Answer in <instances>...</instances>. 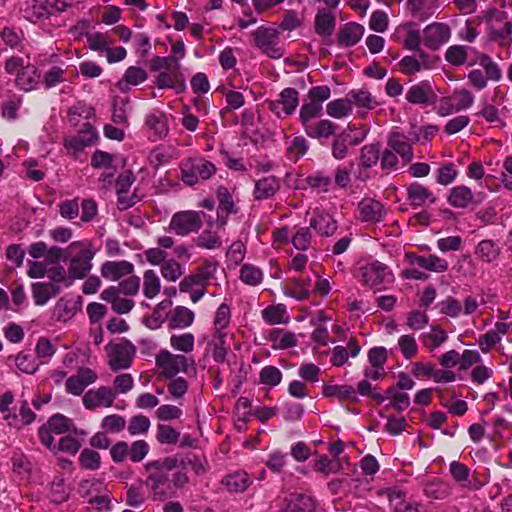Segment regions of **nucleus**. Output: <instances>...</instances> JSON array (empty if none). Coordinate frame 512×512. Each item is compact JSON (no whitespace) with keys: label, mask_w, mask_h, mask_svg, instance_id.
Listing matches in <instances>:
<instances>
[{"label":"nucleus","mask_w":512,"mask_h":512,"mask_svg":"<svg viewBox=\"0 0 512 512\" xmlns=\"http://www.w3.org/2000/svg\"><path fill=\"white\" fill-rule=\"evenodd\" d=\"M212 222H208L209 228L204 230L197 238H196V245L200 248L213 250L221 247L222 240L221 237L218 235L217 232L212 231L211 228L213 227Z\"/></svg>","instance_id":"a18cd8bd"},{"label":"nucleus","mask_w":512,"mask_h":512,"mask_svg":"<svg viewBox=\"0 0 512 512\" xmlns=\"http://www.w3.org/2000/svg\"><path fill=\"white\" fill-rule=\"evenodd\" d=\"M420 139L416 131L410 132L409 136L399 131L390 133L387 144L398 154L405 162H410L413 159L412 144Z\"/></svg>","instance_id":"9b49d317"},{"label":"nucleus","mask_w":512,"mask_h":512,"mask_svg":"<svg viewBox=\"0 0 512 512\" xmlns=\"http://www.w3.org/2000/svg\"><path fill=\"white\" fill-rule=\"evenodd\" d=\"M299 104V92L294 88L283 89L276 100L268 102L269 109L278 117L293 114Z\"/></svg>","instance_id":"9d476101"},{"label":"nucleus","mask_w":512,"mask_h":512,"mask_svg":"<svg viewBox=\"0 0 512 512\" xmlns=\"http://www.w3.org/2000/svg\"><path fill=\"white\" fill-rule=\"evenodd\" d=\"M407 199L414 207L426 206L436 201L435 195L418 182H414L407 187Z\"/></svg>","instance_id":"393cba45"},{"label":"nucleus","mask_w":512,"mask_h":512,"mask_svg":"<svg viewBox=\"0 0 512 512\" xmlns=\"http://www.w3.org/2000/svg\"><path fill=\"white\" fill-rule=\"evenodd\" d=\"M147 79V73L143 68L130 66L126 69L123 78L117 82L116 87L121 92H128L130 86H137Z\"/></svg>","instance_id":"7c9ffc66"},{"label":"nucleus","mask_w":512,"mask_h":512,"mask_svg":"<svg viewBox=\"0 0 512 512\" xmlns=\"http://www.w3.org/2000/svg\"><path fill=\"white\" fill-rule=\"evenodd\" d=\"M134 271V265L129 261H106L101 266L103 278L116 281L121 277L130 275Z\"/></svg>","instance_id":"b1692460"},{"label":"nucleus","mask_w":512,"mask_h":512,"mask_svg":"<svg viewBox=\"0 0 512 512\" xmlns=\"http://www.w3.org/2000/svg\"><path fill=\"white\" fill-rule=\"evenodd\" d=\"M433 95L431 85L428 81H422L409 88L406 99L412 104H427Z\"/></svg>","instance_id":"f704fd0d"},{"label":"nucleus","mask_w":512,"mask_h":512,"mask_svg":"<svg viewBox=\"0 0 512 512\" xmlns=\"http://www.w3.org/2000/svg\"><path fill=\"white\" fill-rule=\"evenodd\" d=\"M309 225L323 237H330L337 230L336 220L328 212L318 208L314 210Z\"/></svg>","instance_id":"aec40b11"},{"label":"nucleus","mask_w":512,"mask_h":512,"mask_svg":"<svg viewBox=\"0 0 512 512\" xmlns=\"http://www.w3.org/2000/svg\"><path fill=\"white\" fill-rule=\"evenodd\" d=\"M336 19L329 9H321L315 17V30L321 36H330L335 28Z\"/></svg>","instance_id":"c9c22d12"},{"label":"nucleus","mask_w":512,"mask_h":512,"mask_svg":"<svg viewBox=\"0 0 512 512\" xmlns=\"http://www.w3.org/2000/svg\"><path fill=\"white\" fill-rule=\"evenodd\" d=\"M4 418L11 426L28 425L34 421L35 414L29 408L27 402H24L20 407L19 416L15 414H7Z\"/></svg>","instance_id":"603ef678"},{"label":"nucleus","mask_w":512,"mask_h":512,"mask_svg":"<svg viewBox=\"0 0 512 512\" xmlns=\"http://www.w3.org/2000/svg\"><path fill=\"white\" fill-rule=\"evenodd\" d=\"M195 315L192 310L184 306H177L168 314L169 329H185L192 325Z\"/></svg>","instance_id":"cd10ccee"},{"label":"nucleus","mask_w":512,"mask_h":512,"mask_svg":"<svg viewBox=\"0 0 512 512\" xmlns=\"http://www.w3.org/2000/svg\"><path fill=\"white\" fill-rule=\"evenodd\" d=\"M398 32H404L403 45L406 49L409 50H419L420 43L422 42V38L420 35V31L413 28L412 22H407L402 24Z\"/></svg>","instance_id":"c03bdc74"},{"label":"nucleus","mask_w":512,"mask_h":512,"mask_svg":"<svg viewBox=\"0 0 512 512\" xmlns=\"http://www.w3.org/2000/svg\"><path fill=\"white\" fill-rule=\"evenodd\" d=\"M276 512H317V504L309 495L294 493L279 500Z\"/></svg>","instance_id":"ddd939ff"},{"label":"nucleus","mask_w":512,"mask_h":512,"mask_svg":"<svg viewBox=\"0 0 512 512\" xmlns=\"http://www.w3.org/2000/svg\"><path fill=\"white\" fill-rule=\"evenodd\" d=\"M410 264L434 273H443L448 269V262L434 254L427 256L407 255Z\"/></svg>","instance_id":"5701e85b"},{"label":"nucleus","mask_w":512,"mask_h":512,"mask_svg":"<svg viewBox=\"0 0 512 512\" xmlns=\"http://www.w3.org/2000/svg\"><path fill=\"white\" fill-rule=\"evenodd\" d=\"M180 169L183 182L190 186L200 180L209 179L216 172L214 164L203 158L186 159L181 163Z\"/></svg>","instance_id":"0eeeda50"},{"label":"nucleus","mask_w":512,"mask_h":512,"mask_svg":"<svg viewBox=\"0 0 512 512\" xmlns=\"http://www.w3.org/2000/svg\"><path fill=\"white\" fill-rule=\"evenodd\" d=\"M476 255L485 262L494 261L499 255V248L491 240L481 241L476 248Z\"/></svg>","instance_id":"680f3d73"},{"label":"nucleus","mask_w":512,"mask_h":512,"mask_svg":"<svg viewBox=\"0 0 512 512\" xmlns=\"http://www.w3.org/2000/svg\"><path fill=\"white\" fill-rule=\"evenodd\" d=\"M151 426L150 419L144 415H135L130 418L127 430L130 435H142L148 432Z\"/></svg>","instance_id":"0e129e2a"},{"label":"nucleus","mask_w":512,"mask_h":512,"mask_svg":"<svg viewBox=\"0 0 512 512\" xmlns=\"http://www.w3.org/2000/svg\"><path fill=\"white\" fill-rule=\"evenodd\" d=\"M219 202L217 209V219L215 225L217 228H224L230 214H236L238 209L234 203L231 193L225 187H219L216 192Z\"/></svg>","instance_id":"a211bd4d"},{"label":"nucleus","mask_w":512,"mask_h":512,"mask_svg":"<svg viewBox=\"0 0 512 512\" xmlns=\"http://www.w3.org/2000/svg\"><path fill=\"white\" fill-rule=\"evenodd\" d=\"M231 321V309L223 303L221 304L213 317L211 326V338L209 346L211 347L212 357L215 362L223 363L226 360L230 345L228 343L229 325Z\"/></svg>","instance_id":"f03ea898"},{"label":"nucleus","mask_w":512,"mask_h":512,"mask_svg":"<svg viewBox=\"0 0 512 512\" xmlns=\"http://www.w3.org/2000/svg\"><path fill=\"white\" fill-rule=\"evenodd\" d=\"M447 339V333L439 327H432L429 332L422 335V343L430 352L440 347Z\"/></svg>","instance_id":"de8ad7c7"},{"label":"nucleus","mask_w":512,"mask_h":512,"mask_svg":"<svg viewBox=\"0 0 512 512\" xmlns=\"http://www.w3.org/2000/svg\"><path fill=\"white\" fill-rule=\"evenodd\" d=\"M54 10L45 0H35L25 9V18L30 22L36 23L48 18Z\"/></svg>","instance_id":"72a5a7b5"},{"label":"nucleus","mask_w":512,"mask_h":512,"mask_svg":"<svg viewBox=\"0 0 512 512\" xmlns=\"http://www.w3.org/2000/svg\"><path fill=\"white\" fill-rule=\"evenodd\" d=\"M145 126L157 139L165 137L169 132L167 116L160 110H152L146 115Z\"/></svg>","instance_id":"a878e982"},{"label":"nucleus","mask_w":512,"mask_h":512,"mask_svg":"<svg viewBox=\"0 0 512 512\" xmlns=\"http://www.w3.org/2000/svg\"><path fill=\"white\" fill-rule=\"evenodd\" d=\"M116 398V393L109 387L101 386L97 389L88 390L83 398V405L86 409L94 410L99 407H111Z\"/></svg>","instance_id":"2eb2a0df"},{"label":"nucleus","mask_w":512,"mask_h":512,"mask_svg":"<svg viewBox=\"0 0 512 512\" xmlns=\"http://www.w3.org/2000/svg\"><path fill=\"white\" fill-rule=\"evenodd\" d=\"M322 394L325 397L336 398L340 401H358L357 392L351 385H324Z\"/></svg>","instance_id":"473e14b6"},{"label":"nucleus","mask_w":512,"mask_h":512,"mask_svg":"<svg viewBox=\"0 0 512 512\" xmlns=\"http://www.w3.org/2000/svg\"><path fill=\"white\" fill-rule=\"evenodd\" d=\"M79 464L87 470H98L101 464L100 454L92 449L85 448L80 453Z\"/></svg>","instance_id":"4d7b16f0"},{"label":"nucleus","mask_w":512,"mask_h":512,"mask_svg":"<svg viewBox=\"0 0 512 512\" xmlns=\"http://www.w3.org/2000/svg\"><path fill=\"white\" fill-rule=\"evenodd\" d=\"M162 277L169 282H176L184 273L182 265L175 259H168L160 269Z\"/></svg>","instance_id":"864d4df0"},{"label":"nucleus","mask_w":512,"mask_h":512,"mask_svg":"<svg viewBox=\"0 0 512 512\" xmlns=\"http://www.w3.org/2000/svg\"><path fill=\"white\" fill-rule=\"evenodd\" d=\"M365 32L364 26L355 22H349L340 27L337 35L338 45L351 47L356 45Z\"/></svg>","instance_id":"4be33fe9"},{"label":"nucleus","mask_w":512,"mask_h":512,"mask_svg":"<svg viewBox=\"0 0 512 512\" xmlns=\"http://www.w3.org/2000/svg\"><path fill=\"white\" fill-rule=\"evenodd\" d=\"M361 282L375 289H381L393 281L392 271L385 264L373 261L360 268Z\"/></svg>","instance_id":"1a4fd4ad"},{"label":"nucleus","mask_w":512,"mask_h":512,"mask_svg":"<svg viewBox=\"0 0 512 512\" xmlns=\"http://www.w3.org/2000/svg\"><path fill=\"white\" fill-rule=\"evenodd\" d=\"M388 495L394 512H419L417 504L406 501L400 490H391Z\"/></svg>","instance_id":"3c124183"},{"label":"nucleus","mask_w":512,"mask_h":512,"mask_svg":"<svg viewBox=\"0 0 512 512\" xmlns=\"http://www.w3.org/2000/svg\"><path fill=\"white\" fill-rule=\"evenodd\" d=\"M251 35L255 47L269 58L280 59L284 55L285 49L279 42L277 29L260 26Z\"/></svg>","instance_id":"39448f33"},{"label":"nucleus","mask_w":512,"mask_h":512,"mask_svg":"<svg viewBox=\"0 0 512 512\" xmlns=\"http://www.w3.org/2000/svg\"><path fill=\"white\" fill-rule=\"evenodd\" d=\"M203 225L201 213L194 210L176 212L169 222V230L178 236L197 232Z\"/></svg>","instance_id":"6e6552de"},{"label":"nucleus","mask_w":512,"mask_h":512,"mask_svg":"<svg viewBox=\"0 0 512 512\" xmlns=\"http://www.w3.org/2000/svg\"><path fill=\"white\" fill-rule=\"evenodd\" d=\"M455 106V111L466 110L474 103V95L467 89L461 88L454 91L450 97Z\"/></svg>","instance_id":"5fc2aeb1"},{"label":"nucleus","mask_w":512,"mask_h":512,"mask_svg":"<svg viewBox=\"0 0 512 512\" xmlns=\"http://www.w3.org/2000/svg\"><path fill=\"white\" fill-rule=\"evenodd\" d=\"M380 156V146L378 144L366 145L361 149L360 165L370 168L375 165Z\"/></svg>","instance_id":"69168bd1"},{"label":"nucleus","mask_w":512,"mask_h":512,"mask_svg":"<svg viewBox=\"0 0 512 512\" xmlns=\"http://www.w3.org/2000/svg\"><path fill=\"white\" fill-rule=\"evenodd\" d=\"M358 218L363 222L378 223L384 219V205L373 198H363L357 206Z\"/></svg>","instance_id":"dca6fc26"},{"label":"nucleus","mask_w":512,"mask_h":512,"mask_svg":"<svg viewBox=\"0 0 512 512\" xmlns=\"http://www.w3.org/2000/svg\"><path fill=\"white\" fill-rule=\"evenodd\" d=\"M17 86L25 91L34 89L38 84V75L34 66L27 65L16 77Z\"/></svg>","instance_id":"49530a36"},{"label":"nucleus","mask_w":512,"mask_h":512,"mask_svg":"<svg viewBox=\"0 0 512 512\" xmlns=\"http://www.w3.org/2000/svg\"><path fill=\"white\" fill-rule=\"evenodd\" d=\"M240 279L242 282L248 285H258L263 279L262 271L251 264H245L240 269Z\"/></svg>","instance_id":"052dcab7"},{"label":"nucleus","mask_w":512,"mask_h":512,"mask_svg":"<svg viewBox=\"0 0 512 512\" xmlns=\"http://www.w3.org/2000/svg\"><path fill=\"white\" fill-rule=\"evenodd\" d=\"M134 182V176L131 172L121 174L116 182V191L118 194V206L121 210L128 209L136 203V198H126L131 185Z\"/></svg>","instance_id":"bb28decb"},{"label":"nucleus","mask_w":512,"mask_h":512,"mask_svg":"<svg viewBox=\"0 0 512 512\" xmlns=\"http://www.w3.org/2000/svg\"><path fill=\"white\" fill-rule=\"evenodd\" d=\"M75 303L66 298H60L54 305L52 319L58 322H67L76 314Z\"/></svg>","instance_id":"58836bf2"},{"label":"nucleus","mask_w":512,"mask_h":512,"mask_svg":"<svg viewBox=\"0 0 512 512\" xmlns=\"http://www.w3.org/2000/svg\"><path fill=\"white\" fill-rule=\"evenodd\" d=\"M479 64L485 71V77L491 81H499L502 78V71L498 64L488 55L479 57Z\"/></svg>","instance_id":"13d9d810"},{"label":"nucleus","mask_w":512,"mask_h":512,"mask_svg":"<svg viewBox=\"0 0 512 512\" xmlns=\"http://www.w3.org/2000/svg\"><path fill=\"white\" fill-rule=\"evenodd\" d=\"M281 380L282 372L275 366H265L259 372V381L265 386L275 387Z\"/></svg>","instance_id":"6e6d98bb"},{"label":"nucleus","mask_w":512,"mask_h":512,"mask_svg":"<svg viewBox=\"0 0 512 512\" xmlns=\"http://www.w3.org/2000/svg\"><path fill=\"white\" fill-rule=\"evenodd\" d=\"M269 341L274 349H287L296 346L295 335L284 329H273L269 333Z\"/></svg>","instance_id":"a19ab883"},{"label":"nucleus","mask_w":512,"mask_h":512,"mask_svg":"<svg viewBox=\"0 0 512 512\" xmlns=\"http://www.w3.org/2000/svg\"><path fill=\"white\" fill-rule=\"evenodd\" d=\"M322 109L323 106L316 104L309 99L303 103L299 111V120L303 129L313 123L312 120L321 114Z\"/></svg>","instance_id":"8fccbe9b"},{"label":"nucleus","mask_w":512,"mask_h":512,"mask_svg":"<svg viewBox=\"0 0 512 512\" xmlns=\"http://www.w3.org/2000/svg\"><path fill=\"white\" fill-rule=\"evenodd\" d=\"M337 128V124H335L331 120L321 119L319 121L311 123L304 129V131L311 138L328 139L336 133Z\"/></svg>","instance_id":"c85d7f7f"},{"label":"nucleus","mask_w":512,"mask_h":512,"mask_svg":"<svg viewBox=\"0 0 512 512\" xmlns=\"http://www.w3.org/2000/svg\"><path fill=\"white\" fill-rule=\"evenodd\" d=\"M96 254L93 244L89 240H80L70 243L66 247V261L68 272L73 278H85L92 269V260Z\"/></svg>","instance_id":"7ed1b4c3"},{"label":"nucleus","mask_w":512,"mask_h":512,"mask_svg":"<svg viewBox=\"0 0 512 512\" xmlns=\"http://www.w3.org/2000/svg\"><path fill=\"white\" fill-rule=\"evenodd\" d=\"M221 483L229 492L241 493L252 484V479L246 472L237 471L223 477Z\"/></svg>","instance_id":"c756f323"},{"label":"nucleus","mask_w":512,"mask_h":512,"mask_svg":"<svg viewBox=\"0 0 512 512\" xmlns=\"http://www.w3.org/2000/svg\"><path fill=\"white\" fill-rule=\"evenodd\" d=\"M100 298L111 304L114 312L118 314H126L130 312L135 302L132 299L126 298L123 294L119 293L114 286H109L101 292Z\"/></svg>","instance_id":"412c9836"},{"label":"nucleus","mask_w":512,"mask_h":512,"mask_svg":"<svg viewBox=\"0 0 512 512\" xmlns=\"http://www.w3.org/2000/svg\"><path fill=\"white\" fill-rule=\"evenodd\" d=\"M280 189V181L274 176L263 177L255 183L253 191L257 200L272 197Z\"/></svg>","instance_id":"2f4dec72"},{"label":"nucleus","mask_w":512,"mask_h":512,"mask_svg":"<svg viewBox=\"0 0 512 512\" xmlns=\"http://www.w3.org/2000/svg\"><path fill=\"white\" fill-rule=\"evenodd\" d=\"M311 280L309 278H295L292 280V287L289 291H286V295H289L297 300H304L309 296Z\"/></svg>","instance_id":"bf43d9fd"},{"label":"nucleus","mask_w":512,"mask_h":512,"mask_svg":"<svg viewBox=\"0 0 512 512\" xmlns=\"http://www.w3.org/2000/svg\"><path fill=\"white\" fill-rule=\"evenodd\" d=\"M59 288L53 283H34L32 284V295L36 305H45L52 297L56 296Z\"/></svg>","instance_id":"e433bc0d"},{"label":"nucleus","mask_w":512,"mask_h":512,"mask_svg":"<svg viewBox=\"0 0 512 512\" xmlns=\"http://www.w3.org/2000/svg\"><path fill=\"white\" fill-rule=\"evenodd\" d=\"M35 351L41 364H47L54 356L56 349L48 338L41 337L36 343Z\"/></svg>","instance_id":"e2e57ef3"},{"label":"nucleus","mask_w":512,"mask_h":512,"mask_svg":"<svg viewBox=\"0 0 512 512\" xmlns=\"http://www.w3.org/2000/svg\"><path fill=\"white\" fill-rule=\"evenodd\" d=\"M387 395L391 400V405L398 411L405 410L410 405L409 395L399 390L397 387H390L387 390Z\"/></svg>","instance_id":"338daca9"},{"label":"nucleus","mask_w":512,"mask_h":512,"mask_svg":"<svg viewBox=\"0 0 512 512\" xmlns=\"http://www.w3.org/2000/svg\"><path fill=\"white\" fill-rule=\"evenodd\" d=\"M262 318L269 325L287 324L290 318L283 304L270 305L262 310Z\"/></svg>","instance_id":"4c0bfd02"},{"label":"nucleus","mask_w":512,"mask_h":512,"mask_svg":"<svg viewBox=\"0 0 512 512\" xmlns=\"http://www.w3.org/2000/svg\"><path fill=\"white\" fill-rule=\"evenodd\" d=\"M218 267L217 261L205 259L193 273L182 279L179 284V290L186 292L192 291L195 288H205L215 279Z\"/></svg>","instance_id":"423d86ee"},{"label":"nucleus","mask_w":512,"mask_h":512,"mask_svg":"<svg viewBox=\"0 0 512 512\" xmlns=\"http://www.w3.org/2000/svg\"><path fill=\"white\" fill-rule=\"evenodd\" d=\"M96 138L97 134L91 124L85 123L81 134L66 138L64 145L68 150L76 155L79 152H82L85 147L92 145Z\"/></svg>","instance_id":"6ab92c4d"},{"label":"nucleus","mask_w":512,"mask_h":512,"mask_svg":"<svg viewBox=\"0 0 512 512\" xmlns=\"http://www.w3.org/2000/svg\"><path fill=\"white\" fill-rule=\"evenodd\" d=\"M448 202L453 207L466 208L474 202V195L468 187L457 186L450 191Z\"/></svg>","instance_id":"ea45409f"},{"label":"nucleus","mask_w":512,"mask_h":512,"mask_svg":"<svg viewBox=\"0 0 512 512\" xmlns=\"http://www.w3.org/2000/svg\"><path fill=\"white\" fill-rule=\"evenodd\" d=\"M450 39V29L444 23L434 22L423 29L422 42L430 50H437Z\"/></svg>","instance_id":"4468645a"},{"label":"nucleus","mask_w":512,"mask_h":512,"mask_svg":"<svg viewBox=\"0 0 512 512\" xmlns=\"http://www.w3.org/2000/svg\"><path fill=\"white\" fill-rule=\"evenodd\" d=\"M405 8L411 18L424 22L440 8V0H407Z\"/></svg>","instance_id":"f3484780"},{"label":"nucleus","mask_w":512,"mask_h":512,"mask_svg":"<svg viewBox=\"0 0 512 512\" xmlns=\"http://www.w3.org/2000/svg\"><path fill=\"white\" fill-rule=\"evenodd\" d=\"M15 363L20 371L27 374H34L39 368V364L36 362L35 358L31 354L23 351L17 354Z\"/></svg>","instance_id":"774afa93"},{"label":"nucleus","mask_w":512,"mask_h":512,"mask_svg":"<svg viewBox=\"0 0 512 512\" xmlns=\"http://www.w3.org/2000/svg\"><path fill=\"white\" fill-rule=\"evenodd\" d=\"M195 345V337L192 333L173 334L170 337V346L176 351L190 353Z\"/></svg>","instance_id":"09e8293b"},{"label":"nucleus","mask_w":512,"mask_h":512,"mask_svg":"<svg viewBox=\"0 0 512 512\" xmlns=\"http://www.w3.org/2000/svg\"><path fill=\"white\" fill-rule=\"evenodd\" d=\"M134 353V346L127 341L110 346L108 350V364L110 368L113 371L129 368Z\"/></svg>","instance_id":"f8f14e48"},{"label":"nucleus","mask_w":512,"mask_h":512,"mask_svg":"<svg viewBox=\"0 0 512 512\" xmlns=\"http://www.w3.org/2000/svg\"><path fill=\"white\" fill-rule=\"evenodd\" d=\"M161 290V281L157 273L148 269L143 273V294L148 299H154Z\"/></svg>","instance_id":"37998d69"},{"label":"nucleus","mask_w":512,"mask_h":512,"mask_svg":"<svg viewBox=\"0 0 512 512\" xmlns=\"http://www.w3.org/2000/svg\"><path fill=\"white\" fill-rule=\"evenodd\" d=\"M352 110V101L347 98L336 99L326 105V113L336 119L349 116Z\"/></svg>","instance_id":"79ce46f5"},{"label":"nucleus","mask_w":512,"mask_h":512,"mask_svg":"<svg viewBox=\"0 0 512 512\" xmlns=\"http://www.w3.org/2000/svg\"><path fill=\"white\" fill-rule=\"evenodd\" d=\"M143 484L153 500L164 501L173 498L177 490L189 482V470L202 476L208 471V462L195 454H175L153 460L143 467Z\"/></svg>","instance_id":"f257e3e1"},{"label":"nucleus","mask_w":512,"mask_h":512,"mask_svg":"<svg viewBox=\"0 0 512 512\" xmlns=\"http://www.w3.org/2000/svg\"><path fill=\"white\" fill-rule=\"evenodd\" d=\"M159 377L174 378L177 374L186 373L194 366V360L182 354H174L168 349H161L155 358Z\"/></svg>","instance_id":"20e7f679"}]
</instances>
